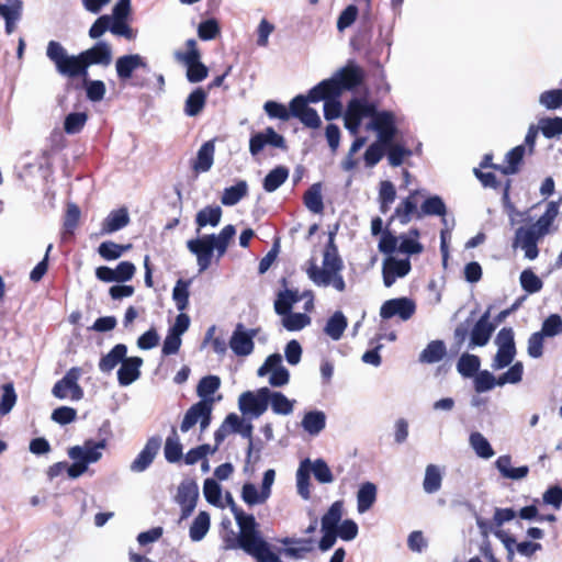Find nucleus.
Masks as SVG:
<instances>
[{"mask_svg":"<svg viewBox=\"0 0 562 562\" xmlns=\"http://www.w3.org/2000/svg\"><path fill=\"white\" fill-rule=\"evenodd\" d=\"M160 445L161 439L159 437H151L148 439L145 447L131 463V471L135 473L144 472L153 463L157 452L160 449Z\"/></svg>","mask_w":562,"mask_h":562,"instance_id":"22","label":"nucleus"},{"mask_svg":"<svg viewBox=\"0 0 562 562\" xmlns=\"http://www.w3.org/2000/svg\"><path fill=\"white\" fill-rule=\"evenodd\" d=\"M442 473L439 467L429 464L425 470V477L423 482V488L427 494H434L441 487Z\"/></svg>","mask_w":562,"mask_h":562,"instance_id":"48","label":"nucleus"},{"mask_svg":"<svg viewBox=\"0 0 562 562\" xmlns=\"http://www.w3.org/2000/svg\"><path fill=\"white\" fill-rule=\"evenodd\" d=\"M210 529V516L206 512H200L194 518L189 536L192 541H201Z\"/></svg>","mask_w":562,"mask_h":562,"instance_id":"51","label":"nucleus"},{"mask_svg":"<svg viewBox=\"0 0 562 562\" xmlns=\"http://www.w3.org/2000/svg\"><path fill=\"white\" fill-rule=\"evenodd\" d=\"M420 194V191L415 190L409 193L407 198H405L394 211L392 220L397 218L401 224H407L411 222L413 217L418 218V207H417V196Z\"/></svg>","mask_w":562,"mask_h":562,"instance_id":"27","label":"nucleus"},{"mask_svg":"<svg viewBox=\"0 0 562 562\" xmlns=\"http://www.w3.org/2000/svg\"><path fill=\"white\" fill-rule=\"evenodd\" d=\"M347 327V318L341 312H335L327 321L324 331L333 340H339Z\"/></svg>","mask_w":562,"mask_h":562,"instance_id":"49","label":"nucleus"},{"mask_svg":"<svg viewBox=\"0 0 562 562\" xmlns=\"http://www.w3.org/2000/svg\"><path fill=\"white\" fill-rule=\"evenodd\" d=\"M199 487L194 482H183L178 487L177 502L181 506V519H187L196 506Z\"/></svg>","mask_w":562,"mask_h":562,"instance_id":"21","label":"nucleus"},{"mask_svg":"<svg viewBox=\"0 0 562 562\" xmlns=\"http://www.w3.org/2000/svg\"><path fill=\"white\" fill-rule=\"evenodd\" d=\"M221 380L216 375H207L200 380L196 393L201 401H211L212 406L214 405L215 398L213 394L220 389Z\"/></svg>","mask_w":562,"mask_h":562,"instance_id":"40","label":"nucleus"},{"mask_svg":"<svg viewBox=\"0 0 562 562\" xmlns=\"http://www.w3.org/2000/svg\"><path fill=\"white\" fill-rule=\"evenodd\" d=\"M495 467L503 477L513 481L522 480L529 473V468L527 465L514 468L512 465V457L508 454L499 456L495 461Z\"/></svg>","mask_w":562,"mask_h":562,"instance_id":"30","label":"nucleus"},{"mask_svg":"<svg viewBox=\"0 0 562 562\" xmlns=\"http://www.w3.org/2000/svg\"><path fill=\"white\" fill-rule=\"evenodd\" d=\"M23 2L21 0H5L0 3V16L5 22V32L8 34L13 33L18 22L22 18Z\"/></svg>","mask_w":562,"mask_h":562,"instance_id":"26","label":"nucleus"},{"mask_svg":"<svg viewBox=\"0 0 562 562\" xmlns=\"http://www.w3.org/2000/svg\"><path fill=\"white\" fill-rule=\"evenodd\" d=\"M257 334V328H247L244 324L238 323L228 341V346L233 353L241 358L250 356L255 350L254 338Z\"/></svg>","mask_w":562,"mask_h":562,"instance_id":"11","label":"nucleus"},{"mask_svg":"<svg viewBox=\"0 0 562 562\" xmlns=\"http://www.w3.org/2000/svg\"><path fill=\"white\" fill-rule=\"evenodd\" d=\"M80 375L79 368H71L63 379L55 383L52 394L59 400L80 401L83 397V390L78 383Z\"/></svg>","mask_w":562,"mask_h":562,"instance_id":"9","label":"nucleus"},{"mask_svg":"<svg viewBox=\"0 0 562 562\" xmlns=\"http://www.w3.org/2000/svg\"><path fill=\"white\" fill-rule=\"evenodd\" d=\"M147 67L146 58L139 54L123 55L115 61L116 75L123 82L130 80L137 69H146Z\"/></svg>","mask_w":562,"mask_h":562,"instance_id":"19","label":"nucleus"},{"mask_svg":"<svg viewBox=\"0 0 562 562\" xmlns=\"http://www.w3.org/2000/svg\"><path fill=\"white\" fill-rule=\"evenodd\" d=\"M539 103L548 110H557L562 106V90L553 89L542 92Z\"/></svg>","mask_w":562,"mask_h":562,"instance_id":"64","label":"nucleus"},{"mask_svg":"<svg viewBox=\"0 0 562 562\" xmlns=\"http://www.w3.org/2000/svg\"><path fill=\"white\" fill-rule=\"evenodd\" d=\"M481 361L477 356L463 353L457 363V369L462 376L470 378L479 371Z\"/></svg>","mask_w":562,"mask_h":562,"instance_id":"55","label":"nucleus"},{"mask_svg":"<svg viewBox=\"0 0 562 562\" xmlns=\"http://www.w3.org/2000/svg\"><path fill=\"white\" fill-rule=\"evenodd\" d=\"M186 52H176L175 57L187 67V79L192 83L203 81L207 75V67L201 63V53L196 47V41L191 38L186 42Z\"/></svg>","mask_w":562,"mask_h":562,"instance_id":"6","label":"nucleus"},{"mask_svg":"<svg viewBox=\"0 0 562 562\" xmlns=\"http://www.w3.org/2000/svg\"><path fill=\"white\" fill-rule=\"evenodd\" d=\"M270 404L271 409L278 415H290L293 412L295 401L289 400L281 392L271 391L268 389L267 406Z\"/></svg>","mask_w":562,"mask_h":562,"instance_id":"33","label":"nucleus"},{"mask_svg":"<svg viewBox=\"0 0 562 562\" xmlns=\"http://www.w3.org/2000/svg\"><path fill=\"white\" fill-rule=\"evenodd\" d=\"M289 178V169L284 166H278L272 169L263 179V189L267 192H274Z\"/></svg>","mask_w":562,"mask_h":562,"instance_id":"47","label":"nucleus"},{"mask_svg":"<svg viewBox=\"0 0 562 562\" xmlns=\"http://www.w3.org/2000/svg\"><path fill=\"white\" fill-rule=\"evenodd\" d=\"M127 347L124 344L115 345L105 356L100 359L99 370L103 373H110L119 364H122L126 358Z\"/></svg>","mask_w":562,"mask_h":562,"instance_id":"32","label":"nucleus"},{"mask_svg":"<svg viewBox=\"0 0 562 562\" xmlns=\"http://www.w3.org/2000/svg\"><path fill=\"white\" fill-rule=\"evenodd\" d=\"M494 331V325L490 322V311H486L480 319L474 324L471 335L469 348L476 346H485Z\"/></svg>","mask_w":562,"mask_h":562,"instance_id":"25","label":"nucleus"},{"mask_svg":"<svg viewBox=\"0 0 562 562\" xmlns=\"http://www.w3.org/2000/svg\"><path fill=\"white\" fill-rule=\"evenodd\" d=\"M187 248L196 257V263L200 272L209 269L212 263L213 254L216 251V247L209 235H203L202 237L188 240Z\"/></svg>","mask_w":562,"mask_h":562,"instance_id":"16","label":"nucleus"},{"mask_svg":"<svg viewBox=\"0 0 562 562\" xmlns=\"http://www.w3.org/2000/svg\"><path fill=\"white\" fill-rule=\"evenodd\" d=\"M411 261L408 258L397 259L387 256L382 265L383 283L386 288L392 286L397 279L406 277L411 271Z\"/></svg>","mask_w":562,"mask_h":562,"instance_id":"18","label":"nucleus"},{"mask_svg":"<svg viewBox=\"0 0 562 562\" xmlns=\"http://www.w3.org/2000/svg\"><path fill=\"white\" fill-rule=\"evenodd\" d=\"M469 442L479 458L487 460L495 454L488 440L479 431L470 435Z\"/></svg>","mask_w":562,"mask_h":562,"instance_id":"43","label":"nucleus"},{"mask_svg":"<svg viewBox=\"0 0 562 562\" xmlns=\"http://www.w3.org/2000/svg\"><path fill=\"white\" fill-rule=\"evenodd\" d=\"M164 453L166 460L170 463L178 462L182 457V445L175 428H172L171 435L166 439Z\"/></svg>","mask_w":562,"mask_h":562,"instance_id":"54","label":"nucleus"},{"mask_svg":"<svg viewBox=\"0 0 562 562\" xmlns=\"http://www.w3.org/2000/svg\"><path fill=\"white\" fill-rule=\"evenodd\" d=\"M143 359L139 357L125 358L117 370V381L122 386H127L135 382L140 375Z\"/></svg>","mask_w":562,"mask_h":562,"instance_id":"28","label":"nucleus"},{"mask_svg":"<svg viewBox=\"0 0 562 562\" xmlns=\"http://www.w3.org/2000/svg\"><path fill=\"white\" fill-rule=\"evenodd\" d=\"M310 100V93L304 97L302 94L296 95L290 102V110L292 116L300 120V122L308 128H318L322 125L321 116L317 111L307 105Z\"/></svg>","mask_w":562,"mask_h":562,"instance_id":"15","label":"nucleus"},{"mask_svg":"<svg viewBox=\"0 0 562 562\" xmlns=\"http://www.w3.org/2000/svg\"><path fill=\"white\" fill-rule=\"evenodd\" d=\"M538 128L546 138H553L562 135V117H543L538 122Z\"/></svg>","mask_w":562,"mask_h":562,"instance_id":"56","label":"nucleus"},{"mask_svg":"<svg viewBox=\"0 0 562 562\" xmlns=\"http://www.w3.org/2000/svg\"><path fill=\"white\" fill-rule=\"evenodd\" d=\"M268 387H261L256 392L247 391L238 398L239 411L244 415L259 417L267 411Z\"/></svg>","mask_w":562,"mask_h":562,"instance_id":"13","label":"nucleus"},{"mask_svg":"<svg viewBox=\"0 0 562 562\" xmlns=\"http://www.w3.org/2000/svg\"><path fill=\"white\" fill-rule=\"evenodd\" d=\"M130 222L125 209L112 211L102 223V234H112L125 227Z\"/></svg>","mask_w":562,"mask_h":562,"instance_id":"34","label":"nucleus"},{"mask_svg":"<svg viewBox=\"0 0 562 562\" xmlns=\"http://www.w3.org/2000/svg\"><path fill=\"white\" fill-rule=\"evenodd\" d=\"M366 120H369L367 131L375 132L381 144L394 140L400 123L398 116L392 111H378L376 104L367 98H352L344 113L345 127L356 136Z\"/></svg>","mask_w":562,"mask_h":562,"instance_id":"1","label":"nucleus"},{"mask_svg":"<svg viewBox=\"0 0 562 562\" xmlns=\"http://www.w3.org/2000/svg\"><path fill=\"white\" fill-rule=\"evenodd\" d=\"M277 542L284 547L281 553L293 560H301L311 551L312 541L310 539L284 537L277 539Z\"/></svg>","mask_w":562,"mask_h":562,"instance_id":"24","label":"nucleus"},{"mask_svg":"<svg viewBox=\"0 0 562 562\" xmlns=\"http://www.w3.org/2000/svg\"><path fill=\"white\" fill-rule=\"evenodd\" d=\"M281 316L282 326L289 331H297L310 325L311 318L305 313H277Z\"/></svg>","mask_w":562,"mask_h":562,"instance_id":"39","label":"nucleus"},{"mask_svg":"<svg viewBox=\"0 0 562 562\" xmlns=\"http://www.w3.org/2000/svg\"><path fill=\"white\" fill-rule=\"evenodd\" d=\"M299 301L300 296L296 292H293L291 290L280 292L274 302L276 313H285L286 311H291L293 305Z\"/></svg>","mask_w":562,"mask_h":562,"instance_id":"63","label":"nucleus"},{"mask_svg":"<svg viewBox=\"0 0 562 562\" xmlns=\"http://www.w3.org/2000/svg\"><path fill=\"white\" fill-rule=\"evenodd\" d=\"M301 424L311 436H317L326 426V415L322 411L307 412Z\"/></svg>","mask_w":562,"mask_h":562,"instance_id":"37","label":"nucleus"},{"mask_svg":"<svg viewBox=\"0 0 562 562\" xmlns=\"http://www.w3.org/2000/svg\"><path fill=\"white\" fill-rule=\"evenodd\" d=\"M221 217L222 210L220 206L209 205L203 207L196 213L195 216V223L198 225L196 233L199 234L200 231L207 225L216 227L221 222Z\"/></svg>","mask_w":562,"mask_h":562,"instance_id":"36","label":"nucleus"},{"mask_svg":"<svg viewBox=\"0 0 562 562\" xmlns=\"http://www.w3.org/2000/svg\"><path fill=\"white\" fill-rule=\"evenodd\" d=\"M446 214V204L438 195L427 198L420 205L418 218L428 215L443 216Z\"/></svg>","mask_w":562,"mask_h":562,"instance_id":"52","label":"nucleus"},{"mask_svg":"<svg viewBox=\"0 0 562 562\" xmlns=\"http://www.w3.org/2000/svg\"><path fill=\"white\" fill-rule=\"evenodd\" d=\"M559 215V202L551 201L547 204L544 213L538 218V221L529 227L537 233L538 236L543 238L544 236L554 233L558 228L554 225V221Z\"/></svg>","mask_w":562,"mask_h":562,"instance_id":"23","label":"nucleus"},{"mask_svg":"<svg viewBox=\"0 0 562 562\" xmlns=\"http://www.w3.org/2000/svg\"><path fill=\"white\" fill-rule=\"evenodd\" d=\"M415 312L416 303L406 296L387 300L380 307V316L383 319L397 316L401 321L406 322Z\"/></svg>","mask_w":562,"mask_h":562,"instance_id":"12","label":"nucleus"},{"mask_svg":"<svg viewBox=\"0 0 562 562\" xmlns=\"http://www.w3.org/2000/svg\"><path fill=\"white\" fill-rule=\"evenodd\" d=\"M215 146L212 140L205 142L198 150L195 159L192 161V169L195 173L209 171L214 162Z\"/></svg>","mask_w":562,"mask_h":562,"instance_id":"31","label":"nucleus"},{"mask_svg":"<svg viewBox=\"0 0 562 562\" xmlns=\"http://www.w3.org/2000/svg\"><path fill=\"white\" fill-rule=\"evenodd\" d=\"M526 155V146L518 145L509 150L506 155L505 161L506 166L499 168V170L504 175H515L519 170V165L522 161L524 156Z\"/></svg>","mask_w":562,"mask_h":562,"instance_id":"46","label":"nucleus"},{"mask_svg":"<svg viewBox=\"0 0 562 562\" xmlns=\"http://www.w3.org/2000/svg\"><path fill=\"white\" fill-rule=\"evenodd\" d=\"M235 234L236 229L233 225H226L218 234H209L211 240H213L216 247L217 259L225 255Z\"/></svg>","mask_w":562,"mask_h":562,"instance_id":"41","label":"nucleus"},{"mask_svg":"<svg viewBox=\"0 0 562 562\" xmlns=\"http://www.w3.org/2000/svg\"><path fill=\"white\" fill-rule=\"evenodd\" d=\"M539 333L546 338H552L562 334V318L558 314L549 315L542 323Z\"/></svg>","mask_w":562,"mask_h":562,"instance_id":"60","label":"nucleus"},{"mask_svg":"<svg viewBox=\"0 0 562 562\" xmlns=\"http://www.w3.org/2000/svg\"><path fill=\"white\" fill-rule=\"evenodd\" d=\"M248 192V184L246 181L240 180L235 186L228 187L224 190L221 202L226 206L237 204Z\"/></svg>","mask_w":562,"mask_h":562,"instance_id":"44","label":"nucleus"},{"mask_svg":"<svg viewBox=\"0 0 562 562\" xmlns=\"http://www.w3.org/2000/svg\"><path fill=\"white\" fill-rule=\"evenodd\" d=\"M363 80V70L355 65L348 64L336 71L329 79H325L310 90V100L313 103L322 101V98L340 97L344 91L351 90Z\"/></svg>","mask_w":562,"mask_h":562,"instance_id":"4","label":"nucleus"},{"mask_svg":"<svg viewBox=\"0 0 562 562\" xmlns=\"http://www.w3.org/2000/svg\"><path fill=\"white\" fill-rule=\"evenodd\" d=\"M495 345L497 346V352L491 367L494 370H502L513 362L517 353L513 328H502L496 335Z\"/></svg>","mask_w":562,"mask_h":562,"instance_id":"7","label":"nucleus"},{"mask_svg":"<svg viewBox=\"0 0 562 562\" xmlns=\"http://www.w3.org/2000/svg\"><path fill=\"white\" fill-rule=\"evenodd\" d=\"M267 145L276 148H285V140L272 127H268L263 132L250 137L249 151L252 156H257Z\"/></svg>","mask_w":562,"mask_h":562,"instance_id":"20","label":"nucleus"},{"mask_svg":"<svg viewBox=\"0 0 562 562\" xmlns=\"http://www.w3.org/2000/svg\"><path fill=\"white\" fill-rule=\"evenodd\" d=\"M46 56L54 63L59 75L75 78L86 76L88 67L91 65L109 66L113 58V52L109 43L101 41L79 55H68L59 42L49 41Z\"/></svg>","mask_w":562,"mask_h":562,"instance_id":"2","label":"nucleus"},{"mask_svg":"<svg viewBox=\"0 0 562 562\" xmlns=\"http://www.w3.org/2000/svg\"><path fill=\"white\" fill-rule=\"evenodd\" d=\"M257 375L269 376L268 382L273 387L284 386L290 381V372L283 366L280 353L270 355L257 370Z\"/></svg>","mask_w":562,"mask_h":562,"instance_id":"10","label":"nucleus"},{"mask_svg":"<svg viewBox=\"0 0 562 562\" xmlns=\"http://www.w3.org/2000/svg\"><path fill=\"white\" fill-rule=\"evenodd\" d=\"M88 115L83 112H74L65 117L64 130L67 134H77L86 125Z\"/></svg>","mask_w":562,"mask_h":562,"instance_id":"61","label":"nucleus"},{"mask_svg":"<svg viewBox=\"0 0 562 562\" xmlns=\"http://www.w3.org/2000/svg\"><path fill=\"white\" fill-rule=\"evenodd\" d=\"M212 409L211 401H200L192 405L183 417L180 426L181 431L187 432L198 423H200L201 431H204L211 423Z\"/></svg>","mask_w":562,"mask_h":562,"instance_id":"14","label":"nucleus"},{"mask_svg":"<svg viewBox=\"0 0 562 562\" xmlns=\"http://www.w3.org/2000/svg\"><path fill=\"white\" fill-rule=\"evenodd\" d=\"M541 239L529 226H521L515 232L513 247L521 249L526 259L535 260L539 255L538 243Z\"/></svg>","mask_w":562,"mask_h":562,"instance_id":"17","label":"nucleus"},{"mask_svg":"<svg viewBox=\"0 0 562 562\" xmlns=\"http://www.w3.org/2000/svg\"><path fill=\"white\" fill-rule=\"evenodd\" d=\"M376 499V486L367 482L362 484L357 493V509L360 514L368 512Z\"/></svg>","mask_w":562,"mask_h":562,"instance_id":"38","label":"nucleus"},{"mask_svg":"<svg viewBox=\"0 0 562 562\" xmlns=\"http://www.w3.org/2000/svg\"><path fill=\"white\" fill-rule=\"evenodd\" d=\"M304 203L306 207L315 213L318 214L323 211L324 204H323V198H322V189L319 183L313 184L305 193L304 195Z\"/></svg>","mask_w":562,"mask_h":562,"instance_id":"57","label":"nucleus"},{"mask_svg":"<svg viewBox=\"0 0 562 562\" xmlns=\"http://www.w3.org/2000/svg\"><path fill=\"white\" fill-rule=\"evenodd\" d=\"M335 233L329 234L328 244L323 254L322 266L315 260H310L306 267V274L317 286H333L338 292L346 290V282L342 277L344 261L338 254L334 241Z\"/></svg>","mask_w":562,"mask_h":562,"instance_id":"3","label":"nucleus"},{"mask_svg":"<svg viewBox=\"0 0 562 562\" xmlns=\"http://www.w3.org/2000/svg\"><path fill=\"white\" fill-rule=\"evenodd\" d=\"M342 517V502L337 501L331 504L327 513L322 518V529H334L340 525Z\"/></svg>","mask_w":562,"mask_h":562,"instance_id":"58","label":"nucleus"},{"mask_svg":"<svg viewBox=\"0 0 562 562\" xmlns=\"http://www.w3.org/2000/svg\"><path fill=\"white\" fill-rule=\"evenodd\" d=\"M235 234L236 229L233 225H226L218 234H209L211 240H213L216 247L217 259L225 255Z\"/></svg>","mask_w":562,"mask_h":562,"instance_id":"42","label":"nucleus"},{"mask_svg":"<svg viewBox=\"0 0 562 562\" xmlns=\"http://www.w3.org/2000/svg\"><path fill=\"white\" fill-rule=\"evenodd\" d=\"M520 285L528 293H537L542 286L541 279L530 269H526L520 273Z\"/></svg>","mask_w":562,"mask_h":562,"instance_id":"62","label":"nucleus"},{"mask_svg":"<svg viewBox=\"0 0 562 562\" xmlns=\"http://www.w3.org/2000/svg\"><path fill=\"white\" fill-rule=\"evenodd\" d=\"M191 280L179 279L172 290V300L178 311L183 312L189 306Z\"/></svg>","mask_w":562,"mask_h":562,"instance_id":"45","label":"nucleus"},{"mask_svg":"<svg viewBox=\"0 0 562 562\" xmlns=\"http://www.w3.org/2000/svg\"><path fill=\"white\" fill-rule=\"evenodd\" d=\"M207 92L202 88L193 90L184 102L183 111L188 116L199 115L205 106Z\"/></svg>","mask_w":562,"mask_h":562,"instance_id":"35","label":"nucleus"},{"mask_svg":"<svg viewBox=\"0 0 562 562\" xmlns=\"http://www.w3.org/2000/svg\"><path fill=\"white\" fill-rule=\"evenodd\" d=\"M276 480V471L268 469L265 471L261 485L257 487L254 483H245L241 488V499L248 506L265 504L271 496L272 485Z\"/></svg>","mask_w":562,"mask_h":562,"instance_id":"8","label":"nucleus"},{"mask_svg":"<svg viewBox=\"0 0 562 562\" xmlns=\"http://www.w3.org/2000/svg\"><path fill=\"white\" fill-rule=\"evenodd\" d=\"M105 441L88 440L81 446H74L68 450V456L74 463L67 468L68 476L77 479L82 475L90 463H95L102 458Z\"/></svg>","mask_w":562,"mask_h":562,"instance_id":"5","label":"nucleus"},{"mask_svg":"<svg viewBox=\"0 0 562 562\" xmlns=\"http://www.w3.org/2000/svg\"><path fill=\"white\" fill-rule=\"evenodd\" d=\"M476 526L480 530V535L483 538H487L490 535H494L505 547V549H513L516 544V540L509 533L503 529H495L490 526V519L483 518L479 514H474Z\"/></svg>","mask_w":562,"mask_h":562,"instance_id":"29","label":"nucleus"},{"mask_svg":"<svg viewBox=\"0 0 562 562\" xmlns=\"http://www.w3.org/2000/svg\"><path fill=\"white\" fill-rule=\"evenodd\" d=\"M310 460L306 459L301 462L297 471H296V488L299 495L304 498L308 499L311 496L310 492Z\"/></svg>","mask_w":562,"mask_h":562,"instance_id":"53","label":"nucleus"},{"mask_svg":"<svg viewBox=\"0 0 562 562\" xmlns=\"http://www.w3.org/2000/svg\"><path fill=\"white\" fill-rule=\"evenodd\" d=\"M131 247L132 245H119L113 241H103L100 244L98 252L105 260H115L131 249Z\"/></svg>","mask_w":562,"mask_h":562,"instance_id":"59","label":"nucleus"},{"mask_svg":"<svg viewBox=\"0 0 562 562\" xmlns=\"http://www.w3.org/2000/svg\"><path fill=\"white\" fill-rule=\"evenodd\" d=\"M446 355V346L441 340H434L427 345L419 356V361L424 363H435L440 361Z\"/></svg>","mask_w":562,"mask_h":562,"instance_id":"50","label":"nucleus"}]
</instances>
